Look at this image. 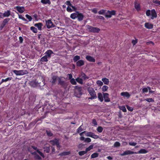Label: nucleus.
Returning a JSON list of instances; mask_svg holds the SVG:
<instances>
[{
    "label": "nucleus",
    "instance_id": "1",
    "mask_svg": "<svg viewBox=\"0 0 160 160\" xmlns=\"http://www.w3.org/2000/svg\"><path fill=\"white\" fill-rule=\"evenodd\" d=\"M87 30L89 32L93 33H98L100 31V28H97L93 27L89 25H86Z\"/></svg>",
    "mask_w": 160,
    "mask_h": 160
},
{
    "label": "nucleus",
    "instance_id": "2",
    "mask_svg": "<svg viewBox=\"0 0 160 160\" xmlns=\"http://www.w3.org/2000/svg\"><path fill=\"white\" fill-rule=\"evenodd\" d=\"M88 92L91 96V97L89 98V99L93 100L96 99L97 97L96 95V92L93 89L91 88L88 89Z\"/></svg>",
    "mask_w": 160,
    "mask_h": 160
},
{
    "label": "nucleus",
    "instance_id": "3",
    "mask_svg": "<svg viewBox=\"0 0 160 160\" xmlns=\"http://www.w3.org/2000/svg\"><path fill=\"white\" fill-rule=\"evenodd\" d=\"M12 72L17 76L23 75L28 73L27 70H13Z\"/></svg>",
    "mask_w": 160,
    "mask_h": 160
},
{
    "label": "nucleus",
    "instance_id": "4",
    "mask_svg": "<svg viewBox=\"0 0 160 160\" xmlns=\"http://www.w3.org/2000/svg\"><path fill=\"white\" fill-rule=\"evenodd\" d=\"M38 78H39L40 80V81H42L41 82V84L39 85L40 86H43L45 85V78L43 77V75H42L40 72H39L38 74Z\"/></svg>",
    "mask_w": 160,
    "mask_h": 160
},
{
    "label": "nucleus",
    "instance_id": "5",
    "mask_svg": "<svg viewBox=\"0 0 160 160\" xmlns=\"http://www.w3.org/2000/svg\"><path fill=\"white\" fill-rule=\"evenodd\" d=\"M45 22L47 28L48 29L53 28L55 26L54 24H53L50 19L45 20Z\"/></svg>",
    "mask_w": 160,
    "mask_h": 160
},
{
    "label": "nucleus",
    "instance_id": "6",
    "mask_svg": "<svg viewBox=\"0 0 160 160\" xmlns=\"http://www.w3.org/2000/svg\"><path fill=\"white\" fill-rule=\"evenodd\" d=\"M62 78L64 79V77H60L58 78V84H59L62 87H65L66 86V83L65 81L62 79Z\"/></svg>",
    "mask_w": 160,
    "mask_h": 160
},
{
    "label": "nucleus",
    "instance_id": "7",
    "mask_svg": "<svg viewBox=\"0 0 160 160\" xmlns=\"http://www.w3.org/2000/svg\"><path fill=\"white\" fill-rule=\"evenodd\" d=\"M107 11V12H106L107 14L105 15V17L106 18H110L112 15H114L116 14V12L115 10H112L111 11L108 10Z\"/></svg>",
    "mask_w": 160,
    "mask_h": 160
},
{
    "label": "nucleus",
    "instance_id": "8",
    "mask_svg": "<svg viewBox=\"0 0 160 160\" xmlns=\"http://www.w3.org/2000/svg\"><path fill=\"white\" fill-rule=\"evenodd\" d=\"M41 82L38 81H37L36 80H33L30 82V85L33 87H35L37 86L38 85L41 84Z\"/></svg>",
    "mask_w": 160,
    "mask_h": 160
},
{
    "label": "nucleus",
    "instance_id": "9",
    "mask_svg": "<svg viewBox=\"0 0 160 160\" xmlns=\"http://www.w3.org/2000/svg\"><path fill=\"white\" fill-rule=\"evenodd\" d=\"M137 154L136 152H133L130 150H126L121 154V156H124L131 154Z\"/></svg>",
    "mask_w": 160,
    "mask_h": 160
},
{
    "label": "nucleus",
    "instance_id": "10",
    "mask_svg": "<svg viewBox=\"0 0 160 160\" xmlns=\"http://www.w3.org/2000/svg\"><path fill=\"white\" fill-rule=\"evenodd\" d=\"M14 9L17 10L19 13H22L25 11V8L24 7L17 6L14 7Z\"/></svg>",
    "mask_w": 160,
    "mask_h": 160
},
{
    "label": "nucleus",
    "instance_id": "11",
    "mask_svg": "<svg viewBox=\"0 0 160 160\" xmlns=\"http://www.w3.org/2000/svg\"><path fill=\"white\" fill-rule=\"evenodd\" d=\"M59 77L56 75H53L52 76V81H51V83L52 85H53L56 84V81L57 80H58Z\"/></svg>",
    "mask_w": 160,
    "mask_h": 160
},
{
    "label": "nucleus",
    "instance_id": "12",
    "mask_svg": "<svg viewBox=\"0 0 160 160\" xmlns=\"http://www.w3.org/2000/svg\"><path fill=\"white\" fill-rule=\"evenodd\" d=\"M103 98L105 102H109L110 101V98L109 97V94L107 93H103Z\"/></svg>",
    "mask_w": 160,
    "mask_h": 160
},
{
    "label": "nucleus",
    "instance_id": "13",
    "mask_svg": "<svg viewBox=\"0 0 160 160\" xmlns=\"http://www.w3.org/2000/svg\"><path fill=\"white\" fill-rule=\"evenodd\" d=\"M151 18L153 19L157 18V15L156 10L154 9H152L151 10Z\"/></svg>",
    "mask_w": 160,
    "mask_h": 160
},
{
    "label": "nucleus",
    "instance_id": "14",
    "mask_svg": "<svg viewBox=\"0 0 160 160\" xmlns=\"http://www.w3.org/2000/svg\"><path fill=\"white\" fill-rule=\"evenodd\" d=\"M53 53V52L51 50H47L45 53V56L48 58H50L51 56V54Z\"/></svg>",
    "mask_w": 160,
    "mask_h": 160
},
{
    "label": "nucleus",
    "instance_id": "15",
    "mask_svg": "<svg viewBox=\"0 0 160 160\" xmlns=\"http://www.w3.org/2000/svg\"><path fill=\"white\" fill-rule=\"evenodd\" d=\"M77 12L78 13L77 17L78 20L79 21H82L84 18V15L82 13H78V12Z\"/></svg>",
    "mask_w": 160,
    "mask_h": 160
},
{
    "label": "nucleus",
    "instance_id": "16",
    "mask_svg": "<svg viewBox=\"0 0 160 160\" xmlns=\"http://www.w3.org/2000/svg\"><path fill=\"white\" fill-rule=\"evenodd\" d=\"M86 59L90 62H95V59L93 57L89 55L86 56Z\"/></svg>",
    "mask_w": 160,
    "mask_h": 160
},
{
    "label": "nucleus",
    "instance_id": "17",
    "mask_svg": "<svg viewBox=\"0 0 160 160\" xmlns=\"http://www.w3.org/2000/svg\"><path fill=\"white\" fill-rule=\"evenodd\" d=\"M134 4L135 8L136 10L138 12L140 11L141 10V8L139 3L135 1L134 2Z\"/></svg>",
    "mask_w": 160,
    "mask_h": 160
},
{
    "label": "nucleus",
    "instance_id": "18",
    "mask_svg": "<svg viewBox=\"0 0 160 160\" xmlns=\"http://www.w3.org/2000/svg\"><path fill=\"white\" fill-rule=\"evenodd\" d=\"M84 64V61L82 60H80L78 61L76 63V66L78 67H81Z\"/></svg>",
    "mask_w": 160,
    "mask_h": 160
},
{
    "label": "nucleus",
    "instance_id": "19",
    "mask_svg": "<svg viewBox=\"0 0 160 160\" xmlns=\"http://www.w3.org/2000/svg\"><path fill=\"white\" fill-rule=\"evenodd\" d=\"M31 154L32 155H34V158L36 159L40 160L41 159V158L37 154L36 152H32Z\"/></svg>",
    "mask_w": 160,
    "mask_h": 160
},
{
    "label": "nucleus",
    "instance_id": "20",
    "mask_svg": "<svg viewBox=\"0 0 160 160\" xmlns=\"http://www.w3.org/2000/svg\"><path fill=\"white\" fill-rule=\"evenodd\" d=\"M145 27L148 29H151L153 28V25L152 24L148 22L145 23Z\"/></svg>",
    "mask_w": 160,
    "mask_h": 160
},
{
    "label": "nucleus",
    "instance_id": "21",
    "mask_svg": "<svg viewBox=\"0 0 160 160\" xmlns=\"http://www.w3.org/2000/svg\"><path fill=\"white\" fill-rule=\"evenodd\" d=\"M11 15V11L9 10H8L5 11L3 14V16L4 17H8Z\"/></svg>",
    "mask_w": 160,
    "mask_h": 160
},
{
    "label": "nucleus",
    "instance_id": "22",
    "mask_svg": "<svg viewBox=\"0 0 160 160\" xmlns=\"http://www.w3.org/2000/svg\"><path fill=\"white\" fill-rule=\"evenodd\" d=\"M98 99L101 102H102L103 101V96L101 92H99L98 93Z\"/></svg>",
    "mask_w": 160,
    "mask_h": 160
},
{
    "label": "nucleus",
    "instance_id": "23",
    "mask_svg": "<svg viewBox=\"0 0 160 160\" xmlns=\"http://www.w3.org/2000/svg\"><path fill=\"white\" fill-rule=\"evenodd\" d=\"M121 95L122 96L126 97L128 98H129L130 96V95L129 93L128 92H121Z\"/></svg>",
    "mask_w": 160,
    "mask_h": 160
},
{
    "label": "nucleus",
    "instance_id": "24",
    "mask_svg": "<svg viewBox=\"0 0 160 160\" xmlns=\"http://www.w3.org/2000/svg\"><path fill=\"white\" fill-rule=\"evenodd\" d=\"M59 142V140L58 139L56 138L53 140H51L50 141V142L53 146H54L55 145H56Z\"/></svg>",
    "mask_w": 160,
    "mask_h": 160
},
{
    "label": "nucleus",
    "instance_id": "25",
    "mask_svg": "<svg viewBox=\"0 0 160 160\" xmlns=\"http://www.w3.org/2000/svg\"><path fill=\"white\" fill-rule=\"evenodd\" d=\"M12 77H8V78H7L5 79H2V80L1 82L0 83V85L4 82H6L8 81H10L11 80H12Z\"/></svg>",
    "mask_w": 160,
    "mask_h": 160
},
{
    "label": "nucleus",
    "instance_id": "26",
    "mask_svg": "<svg viewBox=\"0 0 160 160\" xmlns=\"http://www.w3.org/2000/svg\"><path fill=\"white\" fill-rule=\"evenodd\" d=\"M41 2L44 4H48L50 5L51 4L50 0H41Z\"/></svg>",
    "mask_w": 160,
    "mask_h": 160
},
{
    "label": "nucleus",
    "instance_id": "27",
    "mask_svg": "<svg viewBox=\"0 0 160 160\" xmlns=\"http://www.w3.org/2000/svg\"><path fill=\"white\" fill-rule=\"evenodd\" d=\"M34 26L37 27L39 30H41L42 28V23H36Z\"/></svg>",
    "mask_w": 160,
    "mask_h": 160
},
{
    "label": "nucleus",
    "instance_id": "28",
    "mask_svg": "<svg viewBox=\"0 0 160 160\" xmlns=\"http://www.w3.org/2000/svg\"><path fill=\"white\" fill-rule=\"evenodd\" d=\"M70 153V152H63L59 154L60 156H66L69 155Z\"/></svg>",
    "mask_w": 160,
    "mask_h": 160
},
{
    "label": "nucleus",
    "instance_id": "29",
    "mask_svg": "<svg viewBox=\"0 0 160 160\" xmlns=\"http://www.w3.org/2000/svg\"><path fill=\"white\" fill-rule=\"evenodd\" d=\"M78 15V13H73L71 14L70 15V18L73 19H75L77 18Z\"/></svg>",
    "mask_w": 160,
    "mask_h": 160
},
{
    "label": "nucleus",
    "instance_id": "30",
    "mask_svg": "<svg viewBox=\"0 0 160 160\" xmlns=\"http://www.w3.org/2000/svg\"><path fill=\"white\" fill-rule=\"evenodd\" d=\"M137 152L138 153L141 154V153H143V154H145L147 153L148 152V151H147L146 149H141L139 151Z\"/></svg>",
    "mask_w": 160,
    "mask_h": 160
},
{
    "label": "nucleus",
    "instance_id": "31",
    "mask_svg": "<svg viewBox=\"0 0 160 160\" xmlns=\"http://www.w3.org/2000/svg\"><path fill=\"white\" fill-rule=\"evenodd\" d=\"M48 58L45 55L41 58L40 61L42 62H47L48 61Z\"/></svg>",
    "mask_w": 160,
    "mask_h": 160
},
{
    "label": "nucleus",
    "instance_id": "32",
    "mask_svg": "<svg viewBox=\"0 0 160 160\" xmlns=\"http://www.w3.org/2000/svg\"><path fill=\"white\" fill-rule=\"evenodd\" d=\"M80 58L79 56L76 55L73 58V61L74 62H77L79 60Z\"/></svg>",
    "mask_w": 160,
    "mask_h": 160
},
{
    "label": "nucleus",
    "instance_id": "33",
    "mask_svg": "<svg viewBox=\"0 0 160 160\" xmlns=\"http://www.w3.org/2000/svg\"><path fill=\"white\" fill-rule=\"evenodd\" d=\"M102 81L105 84L108 85L109 83V79L106 78H104L102 79Z\"/></svg>",
    "mask_w": 160,
    "mask_h": 160
},
{
    "label": "nucleus",
    "instance_id": "34",
    "mask_svg": "<svg viewBox=\"0 0 160 160\" xmlns=\"http://www.w3.org/2000/svg\"><path fill=\"white\" fill-rule=\"evenodd\" d=\"M32 148L34 150H36V151H37V150H39L36 147L34 146H31V147H29L28 148V151L29 152H31V149Z\"/></svg>",
    "mask_w": 160,
    "mask_h": 160
},
{
    "label": "nucleus",
    "instance_id": "35",
    "mask_svg": "<svg viewBox=\"0 0 160 160\" xmlns=\"http://www.w3.org/2000/svg\"><path fill=\"white\" fill-rule=\"evenodd\" d=\"M98 153L97 152H94L91 155V158H95L98 157Z\"/></svg>",
    "mask_w": 160,
    "mask_h": 160
},
{
    "label": "nucleus",
    "instance_id": "36",
    "mask_svg": "<svg viewBox=\"0 0 160 160\" xmlns=\"http://www.w3.org/2000/svg\"><path fill=\"white\" fill-rule=\"evenodd\" d=\"M30 29L32 32L35 33H37L38 32L37 28L33 26L30 27Z\"/></svg>",
    "mask_w": 160,
    "mask_h": 160
},
{
    "label": "nucleus",
    "instance_id": "37",
    "mask_svg": "<svg viewBox=\"0 0 160 160\" xmlns=\"http://www.w3.org/2000/svg\"><path fill=\"white\" fill-rule=\"evenodd\" d=\"M10 19L9 18H6L3 21L2 24H4L5 26L6 24L9 21Z\"/></svg>",
    "mask_w": 160,
    "mask_h": 160
},
{
    "label": "nucleus",
    "instance_id": "38",
    "mask_svg": "<svg viewBox=\"0 0 160 160\" xmlns=\"http://www.w3.org/2000/svg\"><path fill=\"white\" fill-rule=\"evenodd\" d=\"M108 87L106 85H104L103 86L102 88V91L103 92H105L107 91L108 89Z\"/></svg>",
    "mask_w": 160,
    "mask_h": 160
},
{
    "label": "nucleus",
    "instance_id": "39",
    "mask_svg": "<svg viewBox=\"0 0 160 160\" xmlns=\"http://www.w3.org/2000/svg\"><path fill=\"white\" fill-rule=\"evenodd\" d=\"M106 11V9H102L98 11V13L100 15H103Z\"/></svg>",
    "mask_w": 160,
    "mask_h": 160
},
{
    "label": "nucleus",
    "instance_id": "40",
    "mask_svg": "<svg viewBox=\"0 0 160 160\" xmlns=\"http://www.w3.org/2000/svg\"><path fill=\"white\" fill-rule=\"evenodd\" d=\"M76 81L78 82L81 84H83V80L82 79L80 78H77L76 79Z\"/></svg>",
    "mask_w": 160,
    "mask_h": 160
},
{
    "label": "nucleus",
    "instance_id": "41",
    "mask_svg": "<svg viewBox=\"0 0 160 160\" xmlns=\"http://www.w3.org/2000/svg\"><path fill=\"white\" fill-rule=\"evenodd\" d=\"M87 152L86 150L85 151H79L78 152V154L80 156H82L84 155L86 153H87Z\"/></svg>",
    "mask_w": 160,
    "mask_h": 160
},
{
    "label": "nucleus",
    "instance_id": "42",
    "mask_svg": "<svg viewBox=\"0 0 160 160\" xmlns=\"http://www.w3.org/2000/svg\"><path fill=\"white\" fill-rule=\"evenodd\" d=\"M81 77L82 78H83L84 80L88 79V77H87L86 74L83 72L81 74Z\"/></svg>",
    "mask_w": 160,
    "mask_h": 160
},
{
    "label": "nucleus",
    "instance_id": "43",
    "mask_svg": "<svg viewBox=\"0 0 160 160\" xmlns=\"http://www.w3.org/2000/svg\"><path fill=\"white\" fill-rule=\"evenodd\" d=\"M97 131L99 132H102L103 130V128L101 126H99L97 128Z\"/></svg>",
    "mask_w": 160,
    "mask_h": 160
},
{
    "label": "nucleus",
    "instance_id": "44",
    "mask_svg": "<svg viewBox=\"0 0 160 160\" xmlns=\"http://www.w3.org/2000/svg\"><path fill=\"white\" fill-rule=\"evenodd\" d=\"M70 82L72 85H75L77 84L74 78H72L70 80Z\"/></svg>",
    "mask_w": 160,
    "mask_h": 160
},
{
    "label": "nucleus",
    "instance_id": "45",
    "mask_svg": "<svg viewBox=\"0 0 160 160\" xmlns=\"http://www.w3.org/2000/svg\"><path fill=\"white\" fill-rule=\"evenodd\" d=\"M93 144L90 145L89 147L86 148V151H87V152L90 151L91 149L93 148Z\"/></svg>",
    "mask_w": 160,
    "mask_h": 160
},
{
    "label": "nucleus",
    "instance_id": "46",
    "mask_svg": "<svg viewBox=\"0 0 160 160\" xmlns=\"http://www.w3.org/2000/svg\"><path fill=\"white\" fill-rule=\"evenodd\" d=\"M44 151L46 153H49L50 150L49 147H44Z\"/></svg>",
    "mask_w": 160,
    "mask_h": 160
},
{
    "label": "nucleus",
    "instance_id": "47",
    "mask_svg": "<svg viewBox=\"0 0 160 160\" xmlns=\"http://www.w3.org/2000/svg\"><path fill=\"white\" fill-rule=\"evenodd\" d=\"M83 130V129L82 128V125H81L77 129V132L78 133H79Z\"/></svg>",
    "mask_w": 160,
    "mask_h": 160
},
{
    "label": "nucleus",
    "instance_id": "48",
    "mask_svg": "<svg viewBox=\"0 0 160 160\" xmlns=\"http://www.w3.org/2000/svg\"><path fill=\"white\" fill-rule=\"evenodd\" d=\"M145 100L148 102H154V100L151 98H146Z\"/></svg>",
    "mask_w": 160,
    "mask_h": 160
},
{
    "label": "nucleus",
    "instance_id": "49",
    "mask_svg": "<svg viewBox=\"0 0 160 160\" xmlns=\"http://www.w3.org/2000/svg\"><path fill=\"white\" fill-rule=\"evenodd\" d=\"M46 133L48 137H52L53 135L50 131H47Z\"/></svg>",
    "mask_w": 160,
    "mask_h": 160
},
{
    "label": "nucleus",
    "instance_id": "50",
    "mask_svg": "<svg viewBox=\"0 0 160 160\" xmlns=\"http://www.w3.org/2000/svg\"><path fill=\"white\" fill-rule=\"evenodd\" d=\"M26 17L28 19L29 21H31L32 20V18L28 14H26L25 15Z\"/></svg>",
    "mask_w": 160,
    "mask_h": 160
},
{
    "label": "nucleus",
    "instance_id": "51",
    "mask_svg": "<svg viewBox=\"0 0 160 160\" xmlns=\"http://www.w3.org/2000/svg\"><path fill=\"white\" fill-rule=\"evenodd\" d=\"M120 146V143L118 142H115L114 144V146L115 147H118Z\"/></svg>",
    "mask_w": 160,
    "mask_h": 160
},
{
    "label": "nucleus",
    "instance_id": "52",
    "mask_svg": "<svg viewBox=\"0 0 160 160\" xmlns=\"http://www.w3.org/2000/svg\"><path fill=\"white\" fill-rule=\"evenodd\" d=\"M75 88L78 90L80 93H81L82 88L81 87H79L78 86H76L75 87Z\"/></svg>",
    "mask_w": 160,
    "mask_h": 160
},
{
    "label": "nucleus",
    "instance_id": "53",
    "mask_svg": "<svg viewBox=\"0 0 160 160\" xmlns=\"http://www.w3.org/2000/svg\"><path fill=\"white\" fill-rule=\"evenodd\" d=\"M18 18L19 19H21L22 20L28 22L27 19H26L24 17H23L22 15H19Z\"/></svg>",
    "mask_w": 160,
    "mask_h": 160
},
{
    "label": "nucleus",
    "instance_id": "54",
    "mask_svg": "<svg viewBox=\"0 0 160 160\" xmlns=\"http://www.w3.org/2000/svg\"><path fill=\"white\" fill-rule=\"evenodd\" d=\"M126 107L128 110L132 112L133 110V108L132 107H130L128 105H127Z\"/></svg>",
    "mask_w": 160,
    "mask_h": 160
},
{
    "label": "nucleus",
    "instance_id": "55",
    "mask_svg": "<svg viewBox=\"0 0 160 160\" xmlns=\"http://www.w3.org/2000/svg\"><path fill=\"white\" fill-rule=\"evenodd\" d=\"M37 152L39 154L42 158H44V154L42 152H40L39 150H37Z\"/></svg>",
    "mask_w": 160,
    "mask_h": 160
},
{
    "label": "nucleus",
    "instance_id": "56",
    "mask_svg": "<svg viewBox=\"0 0 160 160\" xmlns=\"http://www.w3.org/2000/svg\"><path fill=\"white\" fill-rule=\"evenodd\" d=\"M120 109L124 112H126L127 111L126 108L124 106L121 107L120 108Z\"/></svg>",
    "mask_w": 160,
    "mask_h": 160
},
{
    "label": "nucleus",
    "instance_id": "57",
    "mask_svg": "<svg viewBox=\"0 0 160 160\" xmlns=\"http://www.w3.org/2000/svg\"><path fill=\"white\" fill-rule=\"evenodd\" d=\"M91 137L94 139H97L98 138V136L95 135V133L93 132V134H92Z\"/></svg>",
    "mask_w": 160,
    "mask_h": 160
},
{
    "label": "nucleus",
    "instance_id": "58",
    "mask_svg": "<svg viewBox=\"0 0 160 160\" xmlns=\"http://www.w3.org/2000/svg\"><path fill=\"white\" fill-rule=\"evenodd\" d=\"M91 139L90 138H86L84 140L85 142H88V143L90 142H91Z\"/></svg>",
    "mask_w": 160,
    "mask_h": 160
},
{
    "label": "nucleus",
    "instance_id": "59",
    "mask_svg": "<svg viewBox=\"0 0 160 160\" xmlns=\"http://www.w3.org/2000/svg\"><path fill=\"white\" fill-rule=\"evenodd\" d=\"M92 123L95 126H96L98 124L97 122L95 119H92Z\"/></svg>",
    "mask_w": 160,
    "mask_h": 160
},
{
    "label": "nucleus",
    "instance_id": "60",
    "mask_svg": "<svg viewBox=\"0 0 160 160\" xmlns=\"http://www.w3.org/2000/svg\"><path fill=\"white\" fill-rule=\"evenodd\" d=\"M152 2L154 3L160 5V1L158 0H153Z\"/></svg>",
    "mask_w": 160,
    "mask_h": 160
},
{
    "label": "nucleus",
    "instance_id": "61",
    "mask_svg": "<svg viewBox=\"0 0 160 160\" xmlns=\"http://www.w3.org/2000/svg\"><path fill=\"white\" fill-rule=\"evenodd\" d=\"M97 83L98 85L100 86H102L103 84L102 82L100 80L98 81L97 82Z\"/></svg>",
    "mask_w": 160,
    "mask_h": 160
},
{
    "label": "nucleus",
    "instance_id": "62",
    "mask_svg": "<svg viewBox=\"0 0 160 160\" xmlns=\"http://www.w3.org/2000/svg\"><path fill=\"white\" fill-rule=\"evenodd\" d=\"M151 11L150 10H148L146 11V14L147 16H149L150 15Z\"/></svg>",
    "mask_w": 160,
    "mask_h": 160
},
{
    "label": "nucleus",
    "instance_id": "63",
    "mask_svg": "<svg viewBox=\"0 0 160 160\" xmlns=\"http://www.w3.org/2000/svg\"><path fill=\"white\" fill-rule=\"evenodd\" d=\"M93 134V132H88L86 134V136L88 137H91L92 136V134Z\"/></svg>",
    "mask_w": 160,
    "mask_h": 160
},
{
    "label": "nucleus",
    "instance_id": "64",
    "mask_svg": "<svg viewBox=\"0 0 160 160\" xmlns=\"http://www.w3.org/2000/svg\"><path fill=\"white\" fill-rule=\"evenodd\" d=\"M148 89L147 88H144L142 89V92L144 93H147L148 92Z\"/></svg>",
    "mask_w": 160,
    "mask_h": 160
}]
</instances>
